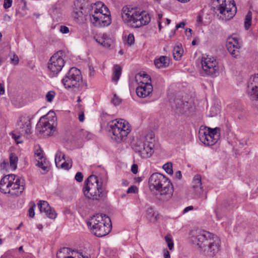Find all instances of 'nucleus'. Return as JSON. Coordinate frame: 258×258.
I'll use <instances>...</instances> for the list:
<instances>
[{"instance_id": "obj_48", "label": "nucleus", "mask_w": 258, "mask_h": 258, "mask_svg": "<svg viewBox=\"0 0 258 258\" xmlns=\"http://www.w3.org/2000/svg\"><path fill=\"white\" fill-rule=\"evenodd\" d=\"M13 1H5L4 4V7L7 9L10 8L12 6Z\"/></svg>"}, {"instance_id": "obj_42", "label": "nucleus", "mask_w": 258, "mask_h": 258, "mask_svg": "<svg viewBox=\"0 0 258 258\" xmlns=\"http://www.w3.org/2000/svg\"><path fill=\"white\" fill-rule=\"evenodd\" d=\"M12 137L15 140L17 144L22 143V141L20 140V135H16L15 133H12Z\"/></svg>"}, {"instance_id": "obj_31", "label": "nucleus", "mask_w": 258, "mask_h": 258, "mask_svg": "<svg viewBox=\"0 0 258 258\" xmlns=\"http://www.w3.org/2000/svg\"><path fill=\"white\" fill-rule=\"evenodd\" d=\"M62 160H65V155L60 151H57L55 156V162L58 168L59 167V164Z\"/></svg>"}, {"instance_id": "obj_19", "label": "nucleus", "mask_w": 258, "mask_h": 258, "mask_svg": "<svg viewBox=\"0 0 258 258\" xmlns=\"http://www.w3.org/2000/svg\"><path fill=\"white\" fill-rule=\"evenodd\" d=\"M226 47L228 51L234 57L239 54L238 49L241 47L237 38L232 36L228 38L226 42Z\"/></svg>"}, {"instance_id": "obj_55", "label": "nucleus", "mask_w": 258, "mask_h": 258, "mask_svg": "<svg viewBox=\"0 0 258 258\" xmlns=\"http://www.w3.org/2000/svg\"><path fill=\"white\" fill-rule=\"evenodd\" d=\"M214 110H215V113H213V114L211 113L212 116H215V115H216V114L218 113V112H219V109H216L215 107H211V110H210V111H211V112H214Z\"/></svg>"}, {"instance_id": "obj_28", "label": "nucleus", "mask_w": 258, "mask_h": 258, "mask_svg": "<svg viewBox=\"0 0 258 258\" xmlns=\"http://www.w3.org/2000/svg\"><path fill=\"white\" fill-rule=\"evenodd\" d=\"M121 74V68L119 65H115L113 68V73L112 75V81L117 82Z\"/></svg>"}, {"instance_id": "obj_1", "label": "nucleus", "mask_w": 258, "mask_h": 258, "mask_svg": "<svg viewBox=\"0 0 258 258\" xmlns=\"http://www.w3.org/2000/svg\"><path fill=\"white\" fill-rule=\"evenodd\" d=\"M191 240L201 249L205 255L214 257L219 251L220 239L213 234L205 230H192Z\"/></svg>"}, {"instance_id": "obj_63", "label": "nucleus", "mask_w": 258, "mask_h": 258, "mask_svg": "<svg viewBox=\"0 0 258 258\" xmlns=\"http://www.w3.org/2000/svg\"><path fill=\"white\" fill-rule=\"evenodd\" d=\"M37 226V228L40 230L43 228V226L41 224H38Z\"/></svg>"}, {"instance_id": "obj_44", "label": "nucleus", "mask_w": 258, "mask_h": 258, "mask_svg": "<svg viewBox=\"0 0 258 258\" xmlns=\"http://www.w3.org/2000/svg\"><path fill=\"white\" fill-rule=\"evenodd\" d=\"M59 31L62 34H67L69 32V28L66 26L62 25L60 27Z\"/></svg>"}, {"instance_id": "obj_7", "label": "nucleus", "mask_w": 258, "mask_h": 258, "mask_svg": "<svg viewBox=\"0 0 258 258\" xmlns=\"http://www.w3.org/2000/svg\"><path fill=\"white\" fill-rule=\"evenodd\" d=\"M154 135L150 132L143 138V140H139L134 146V150L143 158L150 157L154 153Z\"/></svg>"}, {"instance_id": "obj_64", "label": "nucleus", "mask_w": 258, "mask_h": 258, "mask_svg": "<svg viewBox=\"0 0 258 258\" xmlns=\"http://www.w3.org/2000/svg\"><path fill=\"white\" fill-rule=\"evenodd\" d=\"M22 225H23V223H22V222H21V223L19 224V225L17 227L16 230H19V229H20V227L22 226Z\"/></svg>"}, {"instance_id": "obj_18", "label": "nucleus", "mask_w": 258, "mask_h": 258, "mask_svg": "<svg viewBox=\"0 0 258 258\" xmlns=\"http://www.w3.org/2000/svg\"><path fill=\"white\" fill-rule=\"evenodd\" d=\"M247 92L251 99L258 102V74L250 77Z\"/></svg>"}, {"instance_id": "obj_29", "label": "nucleus", "mask_w": 258, "mask_h": 258, "mask_svg": "<svg viewBox=\"0 0 258 258\" xmlns=\"http://www.w3.org/2000/svg\"><path fill=\"white\" fill-rule=\"evenodd\" d=\"M183 49L178 46L174 47L173 50V55L174 59L179 60L183 54Z\"/></svg>"}, {"instance_id": "obj_15", "label": "nucleus", "mask_w": 258, "mask_h": 258, "mask_svg": "<svg viewBox=\"0 0 258 258\" xmlns=\"http://www.w3.org/2000/svg\"><path fill=\"white\" fill-rule=\"evenodd\" d=\"M17 130L22 136L31 133V119L26 114L20 116L17 122Z\"/></svg>"}, {"instance_id": "obj_8", "label": "nucleus", "mask_w": 258, "mask_h": 258, "mask_svg": "<svg viewBox=\"0 0 258 258\" xmlns=\"http://www.w3.org/2000/svg\"><path fill=\"white\" fill-rule=\"evenodd\" d=\"M84 192L88 198L99 200L103 197L102 182L99 181L98 177L94 175H90L85 181Z\"/></svg>"}, {"instance_id": "obj_56", "label": "nucleus", "mask_w": 258, "mask_h": 258, "mask_svg": "<svg viewBox=\"0 0 258 258\" xmlns=\"http://www.w3.org/2000/svg\"><path fill=\"white\" fill-rule=\"evenodd\" d=\"M89 71H90V75L91 76H94L95 71L94 70L93 67L92 66H89Z\"/></svg>"}, {"instance_id": "obj_17", "label": "nucleus", "mask_w": 258, "mask_h": 258, "mask_svg": "<svg viewBox=\"0 0 258 258\" xmlns=\"http://www.w3.org/2000/svg\"><path fill=\"white\" fill-rule=\"evenodd\" d=\"M191 191L196 198H203L204 199L207 198L206 196L203 194L202 177L200 174H196L194 176L192 181Z\"/></svg>"}, {"instance_id": "obj_25", "label": "nucleus", "mask_w": 258, "mask_h": 258, "mask_svg": "<svg viewBox=\"0 0 258 258\" xmlns=\"http://www.w3.org/2000/svg\"><path fill=\"white\" fill-rule=\"evenodd\" d=\"M95 38L97 43L105 48H109L112 43V40L105 34L97 36Z\"/></svg>"}, {"instance_id": "obj_24", "label": "nucleus", "mask_w": 258, "mask_h": 258, "mask_svg": "<svg viewBox=\"0 0 258 258\" xmlns=\"http://www.w3.org/2000/svg\"><path fill=\"white\" fill-rule=\"evenodd\" d=\"M85 5L82 1H74L73 16L75 19L79 20L83 15V10Z\"/></svg>"}, {"instance_id": "obj_35", "label": "nucleus", "mask_w": 258, "mask_h": 258, "mask_svg": "<svg viewBox=\"0 0 258 258\" xmlns=\"http://www.w3.org/2000/svg\"><path fill=\"white\" fill-rule=\"evenodd\" d=\"M141 78V81L140 82V84H141V82L143 81L144 82H147L149 83L150 82L151 83V79L149 75H148L147 74L145 73V72H143L142 74L140 75Z\"/></svg>"}, {"instance_id": "obj_10", "label": "nucleus", "mask_w": 258, "mask_h": 258, "mask_svg": "<svg viewBox=\"0 0 258 258\" xmlns=\"http://www.w3.org/2000/svg\"><path fill=\"white\" fill-rule=\"evenodd\" d=\"M220 129L219 127L214 128L205 126L201 129L199 133V139L205 145L211 146L215 145L220 139Z\"/></svg>"}, {"instance_id": "obj_2", "label": "nucleus", "mask_w": 258, "mask_h": 258, "mask_svg": "<svg viewBox=\"0 0 258 258\" xmlns=\"http://www.w3.org/2000/svg\"><path fill=\"white\" fill-rule=\"evenodd\" d=\"M88 13L90 21L94 27H104L111 23L109 9L101 1L92 4L88 8Z\"/></svg>"}, {"instance_id": "obj_9", "label": "nucleus", "mask_w": 258, "mask_h": 258, "mask_svg": "<svg viewBox=\"0 0 258 258\" xmlns=\"http://www.w3.org/2000/svg\"><path fill=\"white\" fill-rule=\"evenodd\" d=\"M61 82L67 89H71L75 92L80 90L83 82L81 71L76 68H71L62 78Z\"/></svg>"}, {"instance_id": "obj_11", "label": "nucleus", "mask_w": 258, "mask_h": 258, "mask_svg": "<svg viewBox=\"0 0 258 258\" xmlns=\"http://www.w3.org/2000/svg\"><path fill=\"white\" fill-rule=\"evenodd\" d=\"M201 64L203 71L208 76L214 78L219 75L218 62L214 57L203 55L201 59Z\"/></svg>"}, {"instance_id": "obj_58", "label": "nucleus", "mask_w": 258, "mask_h": 258, "mask_svg": "<svg viewBox=\"0 0 258 258\" xmlns=\"http://www.w3.org/2000/svg\"><path fill=\"white\" fill-rule=\"evenodd\" d=\"M4 19H5V20H6V21H10L11 19V18L8 15L6 14L4 16Z\"/></svg>"}, {"instance_id": "obj_60", "label": "nucleus", "mask_w": 258, "mask_h": 258, "mask_svg": "<svg viewBox=\"0 0 258 258\" xmlns=\"http://www.w3.org/2000/svg\"><path fill=\"white\" fill-rule=\"evenodd\" d=\"M163 17V15L161 13H158V20L161 21V19H162Z\"/></svg>"}, {"instance_id": "obj_12", "label": "nucleus", "mask_w": 258, "mask_h": 258, "mask_svg": "<svg viewBox=\"0 0 258 258\" xmlns=\"http://www.w3.org/2000/svg\"><path fill=\"white\" fill-rule=\"evenodd\" d=\"M51 115L52 117L51 121H54V118H56L55 114L53 111H49L47 116H42L37 122L36 130L44 136H51L54 131V126L51 124L48 118V116Z\"/></svg>"}, {"instance_id": "obj_47", "label": "nucleus", "mask_w": 258, "mask_h": 258, "mask_svg": "<svg viewBox=\"0 0 258 258\" xmlns=\"http://www.w3.org/2000/svg\"><path fill=\"white\" fill-rule=\"evenodd\" d=\"M137 189V188L136 186L133 185L130 186L127 190V193L130 194V193H135L136 190Z\"/></svg>"}, {"instance_id": "obj_40", "label": "nucleus", "mask_w": 258, "mask_h": 258, "mask_svg": "<svg viewBox=\"0 0 258 258\" xmlns=\"http://www.w3.org/2000/svg\"><path fill=\"white\" fill-rule=\"evenodd\" d=\"M134 41L135 38L134 35L132 33L129 34L128 35L126 41L127 44L130 45H131L134 43Z\"/></svg>"}, {"instance_id": "obj_33", "label": "nucleus", "mask_w": 258, "mask_h": 258, "mask_svg": "<svg viewBox=\"0 0 258 258\" xmlns=\"http://www.w3.org/2000/svg\"><path fill=\"white\" fill-rule=\"evenodd\" d=\"M63 160L64 162L63 163H60L59 167L64 169L69 170L72 167V161L69 159H66V158L65 160Z\"/></svg>"}, {"instance_id": "obj_45", "label": "nucleus", "mask_w": 258, "mask_h": 258, "mask_svg": "<svg viewBox=\"0 0 258 258\" xmlns=\"http://www.w3.org/2000/svg\"><path fill=\"white\" fill-rule=\"evenodd\" d=\"M44 160L45 159H42V160L38 161L37 165L39 167L41 168L42 169L45 171L46 170L47 167L44 165V164L43 163V161L45 162Z\"/></svg>"}, {"instance_id": "obj_57", "label": "nucleus", "mask_w": 258, "mask_h": 258, "mask_svg": "<svg viewBox=\"0 0 258 258\" xmlns=\"http://www.w3.org/2000/svg\"><path fill=\"white\" fill-rule=\"evenodd\" d=\"M175 176L176 178H177L179 179H181V177H182L181 171H177L175 173Z\"/></svg>"}, {"instance_id": "obj_43", "label": "nucleus", "mask_w": 258, "mask_h": 258, "mask_svg": "<svg viewBox=\"0 0 258 258\" xmlns=\"http://www.w3.org/2000/svg\"><path fill=\"white\" fill-rule=\"evenodd\" d=\"M83 174L80 172H78L75 175V179L80 182L83 181Z\"/></svg>"}, {"instance_id": "obj_62", "label": "nucleus", "mask_w": 258, "mask_h": 258, "mask_svg": "<svg viewBox=\"0 0 258 258\" xmlns=\"http://www.w3.org/2000/svg\"><path fill=\"white\" fill-rule=\"evenodd\" d=\"M170 22H171V21H170V19H169L168 18L166 19V24L167 25H169L170 23Z\"/></svg>"}, {"instance_id": "obj_36", "label": "nucleus", "mask_w": 258, "mask_h": 258, "mask_svg": "<svg viewBox=\"0 0 258 258\" xmlns=\"http://www.w3.org/2000/svg\"><path fill=\"white\" fill-rule=\"evenodd\" d=\"M163 168L165 170L166 172L169 174H172V164L170 162L167 163L163 166Z\"/></svg>"}, {"instance_id": "obj_54", "label": "nucleus", "mask_w": 258, "mask_h": 258, "mask_svg": "<svg viewBox=\"0 0 258 258\" xmlns=\"http://www.w3.org/2000/svg\"><path fill=\"white\" fill-rule=\"evenodd\" d=\"M5 90L4 85L0 83V95H3L5 94Z\"/></svg>"}, {"instance_id": "obj_34", "label": "nucleus", "mask_w": 258, "mask_h": 258, "mask_svg": "<svg viewBox=\"0 0 258 258\" xmlns=\"http://www.w3.org/2000/svg\"><path fill=\"white\" fill-rule=\"evenodd\" d=\"M165 240L169 250H172L174 247V243L171 235H167L165 237Z\"/></svg>"}, {"instance_id": "obj_37", "label": "nucleus", "mask_w": 258, "mask_h": 258, "mask_svg": "<svg viewBox=\"0 0 258 258\" xmlns=\"http://www.w3.org/2000/svg\"><path fill=\"white\" fill-rule=\"evenodd\" d=\"M56 95L54 91H48L46 95V99L47 102H51Z\"/></svg>"}, {"instance_id": "obj_13", "label": "nucleus", "mask_w": 258, "mask_h": 258, "mask_svg": "<svg viewBox=\"0 0 258 258\" xmlns=\"http://www.w3.org/2000/svg\"><path fill=\"white\" fill-rule=\"evenodd\" d=\"M217 7L219 13L225 16V19L230 20L235 15L237 8L235 1H222Z\"/></svg>"}, {"instance_id": "obj_30", "label": "nucleus", "mask_w": 258, "mask_h": 258, "mask_svg": "<svg viewBox=\"0 0 258 258\" xmlns=\"http://www.w3.org/2000/svg\"><path fill=\"white\" fill-rule=\"evenodd\" d=\"M18 157L14 153H11L10 156V165L12 168L16 169L18 162Z\"/></svg>"}, {"instance_id": "obj_32", "label": "nucleus", "mask_w": 258, "mask_h": 258, "mask_svg": "<svg viewBox=\"0 0 258 258\" xmlns=\"http://www.w3.org/2000/svg\"><path fill=\"white\" fill-rule=\"evenodd\" d=\"M251 19L252 12L249 11L247 13L245 18L244 27L246 30H248L251 26Z\"/></svg>"}, {"instance_id": "obj_21", "label": "nucleus", "mask_w": 258, "mask_h": 258, "mask_svg": "<svg viewBox=\"0 0 258 258\" xmlns=\"http://www.w3.org/2000/svg\"><path fill=\"white\" fill-rule=\"evenodd\" d=\"M153 91V86L151 83L149 82H141V84L136 88L137 95L141 98H145L149 96Z\"/></svg>"}, {"instance_id": "obj_61", "label": "nucleus", "mask_w": 258, "mask_h": 258, "mask_svg": "<svg viewBox=\"0 0 258 258\" xmlns=\"http://www.w3.org/2000/svg\"><path fill=\"white\" fill-rule=\"evenodd\" d=\"M191 31H192V30L190 28H187L186 29V33L189 32L190 33V35L191 34Z\"/></svg>"}, {"instance_id": "obj_39", "label": "nucleus", "mask_w": 258, "mask_h": 258, "mask_svg": "<svg viewBox=\"0 0 258 258\" xmlns=\"http://www.w3.org/2000/svg\"><path fill=\"white\" fill-rule=\"evenodd\" d=\"M111 102L114 105H118L121 103V99L116 94H114Z\"/></svg>"}, {"instance_id": "obj_53", "label": "nucleus", "mask_w": 258, "mask_h": 258, "mask_svg": "<svg viewBox=\"0 0 258 258\" xmlns=\"http://www.w3.org/2000/svg\"><path fill=\"white\" fill-rule=\"evenodd\" d=\"M193 209H194L193 206H188V207H186L185 208H184V209L183 211V214L186 213L188 212V211H189L190 210H192Z\"/></svg>"}, {"instance_id": "obj_59", "label": "nucleus", "mask_w": 258, "mask_h": 258, "mask_svg": "<svg viewBox=\"0 0 258 258\" xmlns=\"http://www.w3.org/2000/svg\"><path fill=\"white\" fill-rule=\"evenodd\" d=\"M157 22H158V24L159 29L160 31L162 28L161 22L160 20H157Z\"/></svg>"}, {"instance_id": "obj_3", "label": "nucleus", "mask_w": 258, "mask_h": 258, "mask_svg": "<svg viewBox=\"0 0 258 258\" xmlns=\"http://www.w3.org/2000/svg\"><path fill=\"white\" fill-rule=\"evenodd\" d=\"M121 18L125 23L130 24L135 28L147 25L151 21L148 13L130 5L125 6L122 8Z\"/></svg>"}, {"instance_id": "obj_50", "label": "nucleus", "mask_w": 258, "mask_h": 258, "mask_svg": "<svg viewBox=\"0 0 258 258\" xmlns=\"http://www.w3.org/2000/svg\"><path fill=\"white\" fill-rule=\"evenodd\" d=\"M164 258H170V255L168 250L164 249L163 251Z\"/></svg>"}, {"instance_id": "obj_5", "label": "nucleus", "mask_w": 258, "mask_h": 258, "mask_svg": "<svg viewBox=\"0 0 258 258\" xmlns=\"http://www.w3.org/2000/svg\"><path fill=\"white\" fill-rule=\"evenodd\" d=\"M25 188L24 179L14 174L5 176L0 181V190L11 196L20 195Z\"/></svg>"}, {"instance_id": "obj_38", "label": "nucleus", "mask_w": 258, "mask_h": 258, "mask_svg": "<svg viewBox=\"0 0 258 258\" xmlns=\"http://www.w3.org/2000/svg\"><path fill=\"white\" fill-rule=\"evenodd\" d=\"M35 154L40 160L45 159L43 156V151L40 148L36 150Z\"/></svg>"}, {"instance_id": "obj_46", "label": "nucleus", "mask_w": 258, "mask_h": 258, "mask_svg": "<svg viewBox=\"0 0 258 258\" xmlns=\"http://www.w3.org/2000/svg\"><path fill=\"white\" fill-rule=\"evenodd\" d=\"M35 207V205H34L33 206L31 207L29 210V217L31 218H33L35 216V212H34V208Z\"/></svg>"}, {"instance_id": "obj_20", "label": "nucleus", "mask_w": 258, "mask_h": 258, "mask_svg": "<svg viewBox=\"0 0 258 258\" xmlns=\"http://www.w3.org/2000/svg\"><path fill=\"white\" fill-rule=\"evenodd\" d=\"M71 249L68 247H63L60 249L56 254L57 258H90L87 255H85L83 252H79L78 251H72V256L65 255V254H70Z\"/></svg>"}, {"instance_id": "obj_26", "label": "nucleus", "mask_w": 258, "mask_h": 258, "mask_svg": "<svg viewBox=\"0 0 258 258\" xmlns=\"http://www.w3.org/2000/svg\"><path fill=\"white\" fill-rule=\"evenodd\" d=\"M188 102L183 101L180 99H176L175 101V110L177 113H182L188 108Z\"/></svg>"}, {"instance_id": "obj_16", "label": "nucleus", "mask_w": 258, "mask_h": 258, "mask_svg": "<svg viewBox=\"0 0 258 258\" xmlns=\"http://www.w3.org/2000/svg\"><path fill=\"white\" fill-rule=\"evenodd\" d=\"M167 177L159 173L152 174L149 179V187L151 190L158 189L160 185L168 186Z\"/></svg>"}, {"instance_id": "obj_22", "label": "nucleus", "mask_w": 258, "mask_h": 258, "mask_svg": "<svg viewBox=\"0 0 258 258\" xmlns=\"http://www.w3.org/2000/svg\"><path fill=\"white\" fill-rule=\"evenodd\" d=\"M37 205L40 212L44 213L48 218L52 219L56 218V214L55 211L50 207L46 201H40Z\"/></svg>"}, {"instance_id": "obj_14", "label": "nucleus", "mask_w": 258, "mask_h": 258, "mask_svg": "<svg viewBox=\"0 0 258 258\" xmlns=\"http://www.w3.org/2000/svg\"><path fill=\"white\" fill-rule=\"evenodd\" d=\"M64 60L60 56L58 52L54 54L49 59L48 62V69L53 75L59 73L64 66Z\"/></svg>"}, {"instance_id": "obj_6", "label": "nucleus", "mask_w": 258, "mask_h": 258, "mask_svg": "<svg viewBox=\"0 0 258 258\" xmlns=\"http://www.w3.org/2000/svg\"><path fill=\"white\" fill-rule=\"evenodd\" d=\"M109 131L112 134V138L117 143L126 140L131 131L128 122L123 119H116L108 123Z\"/></svg>"}, {"instance_id": "obj_51", "label": "nucleus", "mask_w": 258, "mask_h": 258, "mask_svg": "<svg viewBox=\"0 0 258 258\" xmlns=\"http://www.w3.org/2000/svg\"><path fill=\"white\" fill-rule=\"evenodd\" d=\"M79 120L81 122H83L84 120V112H81L79 114Z\"/></svg>"}, {"instance_id": "obj_23", "label": "nucleus", "mask_w": 258, "mask_h": 258, "mask_svg": "<svg viewBox=\"0 0 258 258\" xmlns=\"http://www.w3.org/2000/svg\"><path fill=\"white\" fill-rule=\"evenodd\" d=\"M167 184L168 183V186L166 185H160L158 189H156V190L160 192V194L161 196H165V199L164 200H167L168 199L170 198L172 196V194L173 192V187L172 184L170 181L167 178Z\"/></svg>"}, {"instance_id": "obj_27", "label": "nucleus", "mask_w": 258, "mask_h": 258, "mask_svg": "<svg viewBox=\"0 0 258 258\" xmlns=\"http://www.w3.org/2000/svg\"><path fill=\"white\" fill-rule=\"evenodd\" d=\"M154 64L158 68L166 67L168 66L167 57L165 56H161L159 58L155 59Z\"/></svg>"}, {"instance_id": "obj_49", "label": "nucleus", "mask_w": 258, "mask_h": 258, "mask_svg": "<svg viewBox=\"0 0 258 258\" xmlns=\"http://www.w3.org/2000/svg\"><path fill=\"white\" fill-rule=\"evenodd\" d=\"M138 167L137 164H133L132 166L131 171L134 174H136L138 172Z\"/></svg>"}, {"instance_id": "obj_41", "label": "nucleus", "mask_w": 258, "mask_h": 258, "mask_svg": "<svg viewBox=\"0 0 258 258\" xmlns=\"http://www.w3.org/2000/svg\"><path fill=\"white\" fill-rule=\"evenodd\" d=\"M19 61V59L17 55L14 54L11 58V63L14 65L18 64Z\"/></svg>"}, {"instance_id": "obj_4", "label": "nucleus", "mask_w": 258, "mask_h": 258, "mask_svg": "<svg viewBox=\"0 0 258 258\" xmlns=\"http://www.w3.org/2000/svg\"><path fill=\"white\" fill-rule=\"evenodd\" d=\"M92 232L96 236L103 237L111 230L112 224L110 218L105 214H97L87 222Z\"/></svg>"}, {"instance_id": "obj_52", "label": "nucleus", "mask_w": 258, "mask_h": 258, "mask_svg": "<svg viewBox=\"0 0 258 258\" xmlns=\"http://www.w3.org/2000/svg\"><path fill=\"white\" fill-rule=\"evenodd\" d=\"M185 23L184 22H181L176 25V29H177L179 28H183L185 26Z\"/></svg>"}]
</instances>
